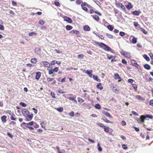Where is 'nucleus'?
Returning a JSON list of instances; mask_svg holds the SVG:
<instances>
[{
  "mask_svg": "<svg viewBox=\"0 0 153 153\" xmlns=\"http://www.w3.org/2000/svg\"><path fill=\"white\" fill-rule=\"evenodd\" d=\"M134 25L135 27H137V26L139 25L137 22H134Z\"/></svg>",
  "mask_w": 153,
  "mask_h": 153,
  "instance_id": "58",
  "label": "nucleus"
},
{
  "mask_svg": "<svg viewBox=\"0 0 153 153\" xmlns=\"http://www.w3.org/2000/svg\"><path fill=\"white\" fill-rule=\"evenodd\" d=\"M141 13V12L140 11H138L137 10H135L133 11L132 13L133 14L137 16H139L140 13Z\"/></svg>",
  "mask_w": 153,
  "mask_h": 153,
  "instance_id": "19",
  "label": "nucleus"
},
{
  "mask_svg": "<svg viewBox=\"0 0 153 153\" xmlns=\"http://www.w3.org/2000/svg\"><path fill=\"white\" fill-rule=\"evenodd\" d=\"M126 6L127 9L128 10L132 9L133 7V5L130 2H128V5H126Z\"/></svg>",
  "mask_w": 153,
  "mask_h": 153,
  "instance_id": "9",
  "label": "nucleus"
},
{
  "mask_svg": "<svg viewBox=\"0 0 153 153\" xmlns=\"http://www.w3.org/2000/svg\"><path fill=\"white\" fill-rule=\"evenodd\" d=\"M104 121L107 123H111L112 124L113 123L112 122L109 121V120H108L107 119L104 120Z\"/></svg>",
  "mask_w": 153,
  "mask_h": 153,
  "instance_id": "47",
  "label": "nucleus"
},
{
  "mask_svg": "<svg viewBox=\"0 0 153 153\" xmlns=\"http://www.w3.org/2000/svg\"><path fill=\"white\" fill-rule=\"evenodd\" d=\"M144 67L147 70H149L151 68L150 66L148 64H146L144 65Z\"/></svg>",
  "mask_w": 153,
  "mask_h": 153,
  "instance_id": "21",
  "label": "nucleus"
},
{
  "mask_svg": "<svg viewBox=\"0 0 153 153\" xmlns=\"http://www.w3.org/2000/svg\"><path fill=\"white\" fill-rule=\"evenodd\" d=\"M140 30L141 31H142L145 34H147V31L146 30H145L144 28L141 27L140 29Z\"/></svg>",
  "mask_w": 153,
  "mask_h": 153,
  "instance_id": "32",
  "label": "nucleus"
},
{
  "mask_svg": "<svg viewBox=\"0 0 153 153\" xmlns=\"http://www.w3.org/2000/svg\"><path fill=\"white\" fill-rule=\"evenodd\" d=\"M145 117V118H149L150 119H152L153 118V117L152 115H149V114H146Z\"/></svg>",
  "mask_w": 153,
  "mask_h": 153,
  "instance_id": "35",
  "label": "nucleus"
},
{
  "mask_svg": "<svg viewBox=\"0 0 153 153\" xmlns=\"http://www.w3.org/2000/svg\"><path fill=\"white\" fill-rule=\"evenodd\" d=\"M47 69L48 71V74L49 75L52 74L54 72L52 67L51 68H48Z\"/></svg>",
  "mask_w": 153,
  "mask_h": 153,
  "instance_id": "12",
  "label": "nucleus"
},
{
  "mask_svg": "<svg viewBox=\"0 0 153 153\" xmlns=\"http://www.w3.org/2000/svg\"><path fill=\"white\" fill-rule=\"evenodd\" d=\"M22 113L25 117L28 115L30 113L29 111L26 109H23L22 111Z\"/></svg>",
  "mask_w": 153,
  "mask_h": 153,
  "instance_id": "4",
  "label": "nucleus"
},
{
  "mask_svg": "<svg viewBox=\"0 0 153 153\" xmlns=\"http://www.w3.org/2000/svg\"><path fill=\"white\" fill-rule=\"evenodd\" d=\"M136 98L139 100H145V99L142 97L140 95H137L136 96Z\"/></svg>",
  "mask_w": 153,
  "mask_h": 153,
  "instance_id": "26",
  "label": "nucleus"
},
{
  "mask_svg": "<svg viewBox=\"0 0 153 153\" xmlns=\"http://www.w3.org/2000/svg\"><path fill=\"white\" fill-rule=\"evenodd\" d=\"M73 28V27L69 25H67L66 26V29L67 30H71Z\"/></svg>",
  "mask_w": 153,
  "mask_h": 153,
  "instance_id": "23",
  "label": "nucleus"
},
{
  "mask_svg": "<svg viewBox=\"0 0 153 153\" xmlns=\"http://www.w3.org/2000/svg\"><path fill=\"white\" fill-rule=\"evenodd\" d=\"M94 43L97 46L99 45V46L106 51H112L111 49L105 44L102 43H99L96 41L94 42Z\"/></svg>",
  "mask_w": 153,
  "mask_h": 153,
  "instance_id": "1",
  "label": "nucleus"
},
{
  "mask_svg": "<svg viewBox=\"0 0 153 153\" xmlns=\"http://www.w3.org/2000/svg\"><path fill=\"white\" fill-rule=\"evenodd\" d=\"M107 28L110 31L112 30L114 28V27L112 25H109L107 26Z\"/></svg>",
  "mask_w": 153,
  "mask_h": 153,
  "instance_id": "20",
  "label": "nucleus"
},
{
  "mask_svg": "<svg viewBox=\"0 0 153 153\" xmlns=\"http://www.w3.org/2000/svg\"><path fill=\"white\" fill-rule=\"evenodd\" d=\"M63 19L64 21H65L68 23H71L72 22V20L68 17L65 16L63 17Z\"/></svg>",
  "mask_w": 153,
  "mask_h": 153,
  "instance_id": "6",
  "label": "nucleus"
},
{
  "mask_svg": "<svg viewBox=\"0 0 153 153\" xmlns=\"http://www.w3.org/2000/svg\"><path fill=\"white\" fill-rule=\"evenodd\" d=\"M81 6L82 7V9L87 12L88 11V9L87 7L89 8H91L92 7L91 5L88 4L85 2L82 3L81 5Z\"/></svg>",
  "mask_w": 153,
  "mask_h": 153,
  "instance_id": "2",
  "label": "nucleus"
},
{
  "mask_svg": "<svg viewBox=\"0 0 153 153\" xmlns=\"http://www.w3.org/2000/svg\"><path fill=\"white\" fill-rule=\"evenodd\" d=\"M128 81V83H133L134 80L132 79H129Z\"/></svg>",
  "mask_w": 153,
  "mask_h": 153,
  "instance_id": "61",
  "label": "nucleus"
},
{
  "mask_svg": "<svg viewBox=\"0 0 153 153\" xmlns=\"http://www.w3.org/2000/svg\"><path fill=\"white\" fill-rule=\"evenodd\" d=\"M7 134L8 136L12 138L13 137V135L9 132H7Z\"/></svg>",
  "mask_w": 153,
  "mask_h": 153,
  "instance_id": "49",
  "label": "nucleus"
},
{
  "mask_svg": "<svg viewBox=\"0 0 153 153\" xmlns=\"http://www.w3.org/2000/svg\"><path fill=\"white\" fill-rule=\"evenodd\" d=\"M56 109L59 112H62L63 111V109L62 107H60L59 108H56Z\"/></svg>",
  "mask_w": 153,
  "mask_h": 153,
  "instance_id": "31",
  "label": "nucleus"
},
{
  "mask_svg": "<svg viewBox=\"0 0 153 153\" xmlns=\"http://www.w3.org/2000/svg\"><path fill=\"white\" fill-rule=\"evenodd\" d=\"M6 118L7 117L5 115H3L1 117V119L3 123H5L7 121Z\"/></svg>",
  "mask_w": 153,
  "mask_h": 153,
  "instance_id": "14",
  "label": "nucleus"
},
{
  "mask_svg": "<svg viewBox=\"0 0 153 153\" xmlns=\"http://www.w3.org/2000/svg\"><path fill=\"white\" fill-rule=\"evenodd\" d=\"M25 117L26 120L27 121H30L32 120L33 117V114H30V115L28 114Z\"/></svg>",
  "mask_w": 153,
  "mask_h": 153,
  "instance_id": "7",
  "label": "nucleus"
},
{
  "mask_svg": "<svg viewBox=\"0 0 153 153\" xmlns=\"http://www.w3.org/2000/svg\"><path fill=\"white\" fill-rule=\"evenodd\" d=\"M122 4H123L122 3L119 2H118L116 3V6L118 8L120 7Z\"/></svg>",
  "mask_w": 153,
  "mask_h": 153,
  "instance_id": "34",
  "label": "nucleus"
},
{
  "mask_svg": "<svg viewBox=\"0 0 153 153\" xmlns=\"http://www.w3.org/2000/svg\"><path fill=\"white\" fill-rule=\"evenodd\" d=\"M77 99H78V102L79 103H82L84 101V100L82 98L80 97H78V98Z\"/></svg>",
  "mask_w": 153,
  "mask_h": 153,
  "instance_id": "29",
  "label": "nucleus"
},
{
  "mask_svg": "<svg viewBox=\"0 0 153 153\" xmlns=\"http://www.w3.org/2000/svg\"><path fill=\"white\" fill-rule=\"evenodd\" d=\"M97 146H98V150L100 151H102V148L100 146V144H99V143H98L97 144Z\"/></svg>",
  "mask_w": 153,
  "mask_h": 153,
  "instance_id": "53",
  "label": "nucleus"
},
{
  "mask_svg": "<svg viewBox=\"0 0 153 153\" xmlns=\"http://www.w3.org/2000/svg\"><path fill=\"white\" fill-rule=\"evenodd\" d=\"M143 57L147 61H149L150 60L149 58L147 56L146 54H145L143 55Z\"/></svg>",
  "mask_w": 153,
  "mask_h": 153,
  "instance_id": "22",
  "label": "nucleus"
},
{
  "mask_svg": "<svg viewBox=\"0 0 153 153\" xmlns=\"http://www.w3.org/2000/svg\"><path fill=\"white\" fill-rule=\"evenodd\" d=\"M104 114L105 115L109 117L110 118H112V116L107 111H104Z\"/></svg>",
  "mask_w": 153,
  "mask_h": 153,
  "instance_id": "25",
  "label": "nucleus"
},
{
  "mask_svg": "<svg viewBox=\"0 0 153 153\" xmlns=\"http://www.w3.org/2000/svg\"><path fill=\"white\" fill-rule=\"evenodd\" d=\"M19 105H20L23 107H25L27 106L26 104L22 102H20Z\"/></svg>",
  "mask_w": 153,
  "mask_h": 153,
  "instance_id": "36",
  "label": "nucleus"
},
{
  "mask_svg": "<svg viewBox=\"0 0 153 153\" xmlns=\"http://www.w3.org/2000/svg\"><path fill=\"white\" fill-rule=\"evenodd\" d=\"M120 35L121 36H123L125 35V33L123 32H120Z\"/></svg>",
  "mask_w": 153,
  "mask_h": 153,
  "instance_id": "56",
  "label": "nucleus"
},
{
  "mask_svg": "<svg viewBox=\"0 0 153 153\" xmlns=\"http://www.w3.org/2000/svg\"><path fill=\"white\" fill-rule=\"evenodd\" d=\"M83 3L82 0H76V3L78 5H79Z\"/></svg>",
  "mask_w": 153,
  "mask_h": 153,
  "instance_id": "30",
  "label": "nucleus"
},
{
  "mask_svg": "<svg viewBox=\"0 0 153 153\" xmlns=\"http://www.w3.org/2000/svg\"><path fill=\"white\" fill-rule=\"evenodd\" d=\"M54 4L55 5L57 6H60V4L59 2L58 1H55L54 2Z\"/></svg>",
  "mask_w": 153,
  "mask_h": 153,
  "instance_id": "52",
  "label": "nucleus"
},
{
  "mask_svg": "<svg viewBox=\"0 0 153 153\" xmlns=\"http://www.w3.org/2000/svg\"><path fill=\"white\" fill-rule=\"evenodd\" d=\"M92 70H87L86 71V73L90 77H92Z\"/></svg>",
  "mask_w": 153,
  "mask_h": 153,
  "instance_id": "15",
  "label": "nucleus"
},
{
  "mask_svg": "<svg viewBox=\"0 0 153 153\" xmlns=\"http://www.w3.org/2000/svg\"><path fill=\"white\" fill-rule=\"evenodd\" d=\"M54 78H48L47 79V80L48 82H50L54 80Z\"/></svg>",
  "mask_w": 153,
  "mask_h": 153,
  "instance_id": "46",
  "label": "nucleus"
},
{
  "mask_svg": "<svg viewBox=\"0 0 153 153\" xmlns=\"http://www.w3.org/2000/svg\"><path fill=\"white\" fill-rule=\"evenodd\" d=\"M58 92L62 94L65 93V92L63 91L62 90H59L58 91Z\"/></svg>",
  "mask_w": 153,
  "mask_h": 153,
  "instance_id": "63",
  "label": "nucleus"
},
{
  "mask_svg": "<svg viewBox=\"0 0 153 153\" xmlns=\"http://www.w3.org/2000/svg\"><path fill=\"white\" fill-rule=\"evenodd\" d=\"M92 17L97 22H98L100 19V18L97 15H94L93 16H92Z\"/></svg>",
  "mask_w": 153,
  "mask_h": 153,
  "instance_id": "16",
  "label": "nucleus"
},
{
  "mask_svg": "<svg viewBox=\"0 0 153 153\" xmlns=\"http://www.w3.org/2000/svg\"><path fill=\"white\" fill-rule=\"evenodd\" d=\"M12 3L13 6H16L17 5V3L14 1H12Z\"/></svg>",
  "mask_w": 153,
  "mask_h": 153,
  "instance_id": "57",
  "label": "nucleus"
},
{
  "mask_svg": "<svg viewBox=\"0 0 153 153\" xmlns=\"http://www.w3.org/2000/svg\"><path fill=\"white\" fill-rule=\"evenodd\" d=\"M53 72H57L58 71V68L56 67L53 69Z\"/></svg>",
  "mask_w": 153,
  "mask_h": 153,
  "instance_id": "64",
  "label": "nucleus"
},
{
  "mask_svg": "<svg viewBox=\"0 0 153 153\" xmlns=\"http://www.w3.org/2000/svg\"><path fill=\"white\" fill-rule=\"evenodd\" d=\"M122 62L123 63L125 64L126 65L127 64V62L126 61V60L124 59H123L122 61Z\"/></svg>",
  "mask_w": 153,
  "mask_h": 153,
  "instance_id": "60",
  "label": "nucleus"
},
{
  "mask_svg": "<svg viewBox=\"0 0 153 153\" xmlns=\"http://www.w3.org/2000/svg\"><path fill=\"white\" fill-rule=\"evenodd\" d=\"M83 29L85 31H89L90 30V28L88 25H86L83 27Z\"/></svg>",
  "mask_w": 153,
  "mask_h": 153,
  "instance_id": "17",
  "label": "nucleus"
},
{
  "mask_svg": "<svg viewBox=\"0 0 153 153\" xmlns=\"http://www.w3.org/2000/svg\"><path fill=\"white\" fill-rule=\"evenodd\" d=\"M43 65V66L46 67H49L50 66V64L49 62L46 61H42L41 62Z\"/></svg>",
  "mask_w": 153,
  "mask_h": 153,
  "instance_id": "10",
  "label": "nucleus"
},
{
  "mask_svg": "<svg viewBox=\"0 0 153 153\" xmlns=\"http://www.w3.org/2000/svg\"><path fill=\"white\" fill-rule=\"evenodd\" d=\"M4 26L0 24V30H4Z\"/></svg>",
  "mask_w": 153,
  "mask_h": 153,
  "instance_id": "59",
  "label": "nucleus"
},
{
  "mask_svg": "<svg viewBox=\"0 0 153 153\" xmlns=\"http://www.w3.org/2000/svg\"><path fill=\"white\" fill-rule=\"evenodd\" d=\"M93 79L94 80H96L98 82H100V79L98 78V77L97 76L93 75Z\"/></svg>",
  "mask_w": 153,
  "mask_h": 153,
  "instance_id": "28",
  "label": "nucleus"
},
{
  "mask_svg": "<svg viewBox=\"0 0 153 153\" xmlns=\"http://www.w3.org/2000/svg\"><path fill=\"white\" fill-rule=\"evenodd\" d=\"M120 8L124 11L126 10V9L125 7L123 4H122V5L121 6Z\"/></svg>",
  "mask_w": 153,
  "mask_h": 153,
  "instance_id": "42",
  "label": "nucleus"
},
{
  "mask_svg": "<svg viewBox=\"0 0 153 153\" xmlns=\"http://www.w3.org/2000/svg\"><path fill=\"white\" fill-rule=\"evenodd\" d=\"M72 31H73L74 33H75L76 34H77L79 33V31L78 30H73Z\"/></svg>",
  "mask_w": 153,
  "mask_h": 153,
  "instance_id": "62",
  "label": "nucleus"
},
{
  "mask_svg": "<svg viewBox=\"0 0 153 153\" xmlns=\"http://www.w3.org/2000/svg\"><path fill=\"white\" fill-rule=\"evenodd\" d=\"M122 147L123 149H126L128 148L127 146V145L125 144H123L122 145Z\"/></svg>",
  "mask_w": 153,
  "mask_h": 153,
  "instance_id": "45",
  "label": "nucleus"
},
{
  "mask_svg": "<svg viewBox=\"0 0 153 153\" xmlns=\"http://www.w3.org/2000/svg\"><path fill=\"white\" fill-rule=\"evenodd\" d=\"M114 78L115 80L119 79L118 82H120L122 79V78L120 76L119 74L117 73L114 74Z\"/></svg>",
  "mask_w": 153,
  "mask_h": 153,
  "instance_id": "3",
  "label": "nucleus"
},
{
  "mask_svg": "<svg viewBox=\"0 0 153 153\" xmlns=\"http://www.w3.org/2000/svg\"><path fill=\"white\" fill-rule=\"evenodd\" d=\"M121 124L123 126H125L126 125V123L124 121H122L121 122Z\"/></svg>",
  "mask_w": 153,
  "mask_h": 153,
  "instance_id": "55",
  "label": "nucleus"
},
{
  "mask_svg": "<svg viewBox=\"0 0 153 153\" xmlns=\"http://www.w3.org/2000/svg\"><path fill=\"white\" fill-rule=\"evenodd\" d=\"M37 59L35 58L31 59V62L34 64L36 63L37 62Z\"/></svg>",
  "mask_w": 153,
  "mask_h": 153,
  "instance_id": "27",
  "label": "nucleus"
},
{
  "mask_svg": "<svg viewBox=\"0 0 153 153\" xmlns=\"http://www.w3.org/2000/svg\"><path fill=\"white\" fill-rule=\"evenodd\" d=\"M45 22L42 20H40L39 22V23L41 25H43L44 24Z\"/></svg>",
  "mask_w": 153,
  "mask_h": 153,
  "instance_id": "44",
  "label": "nucleus"
},
{
  "mask_svg": "<svg viewBox=\"0 0 153 153\" xmlns=\"http://www.w3.org/2000/svg\"><path fill=\"white\" fill-rule=\"evenodd\" d=\"M97 125L99 126H100L101 127H102V128H104V127L105 126L102 123H97Z\"/></svg>",
  "mask_w": 153,
  "mask_h": 153,
  "instance_id": "37",
  "label": "nucleus"
},
{
  "mask_svg": "<svg viewBox=\"0 0 153 153\" xmlns=\"http://www.w3.org/2000/svg\"><path fill=\"white\" fill-rule=\"evenodd\" d=\"M89 12L91 14L93 13H94L97 14L100 16H101V14L100 12L98 11H94L92 9H90L89 10Z\"/></svg>",
  "mask_w": 153,
  "mask_h": 153,
  "instance_id": "8",
  "label": "nucleus"
},
{
  "mask_svg": "<svg viewBox=\"0 0 153 153\" xmlns=\"http://www.w3.org/2000/svg\"><path fill=\"white\" fill-rule=\"evenodd\" d=\"M121 54L126 57L127 58H130L131 57V56L128 52L123 51L121 53Z\"/></svg>",
  "mask_w": 153,
  "mask_h": 153,
  "instance_id": "5",
  "label": "nucleus"
},
{
  "mask_svg": "<svg viewBox=\"0 0 153 153\" xmlns=\"http://www.w3.org/2000/svg\"><path fill=\"white\" fill-rule=\"evenodd\" d=\"M95 108L97 109H99L101 107L99 104H96L95 105Z\"/></svg>",
  "mask_w": 153,
  "mask_h": 153,
  "instance_id": "41",
  "label": "nucleus"
},
{
  "mask_svg": "<svg viewBox=\"0 0 153 153\" xmlns=\"http://www.w3.org/2000/svg\"><path fill=\"white\" fill-rule=\"evenodd\" d=\"M140 121L139 122V123H140L142 122L144 123V120L145 118V116L144 115H141L140 117Z\"/></svg>",
  "mask_w": 153,
  "mask_h": 153,
  "instance_id": "11",
  "label": "nucleus"
},
{
  "mask_svg": "<svg viewBox=\"0 0 153 153\" xmlns=\"http://www.w3.org/2000/svg\"><path fill=\"white\" fill-rule=\"evenodd\" d=\"M41 76V73L39 71L37 72L36 73V79H39Z\"/></svg>",
  "mask_w": 153,
  "mask_h": 153,
  "instance_id": "13",
  "label": "nucleus"
},
{
  "mask_svg": "<svg viewBox=\"0 0 153 153\" xmlns=\"http://www.w3.org/2000/svg\"><path fill=\"white\" fill-rule=\"evenodd\" d=\"M77 57L79 58L83 59L84 57V55L82 54H79L77 56Z\"/></svg>",
  "mask_w": 153,
  "mask_h": 153,
  "instance_id": "39",
  "label": "nucleus"
},
{
  "mask_svg": "<svg viewBox=\"0 0 153 153\" xmlns=\"http://www.w3.org/2000/svg\"><path fill=\"white\" fill-rule=\"evenodd\" d=\"M137 39L134 37L132 39V43L133 44H135L137 42Z\"/></svg>",
  "mask_w": 153,
  "mask_h": 153,
  "instance_id": "33",
  "label": "nucleus"
},
{
  "mask_svg": "<svg viewBox=\"0 0 153 153\" xmlns=\"http://www.w3.org/2000/svg\"><path fill=\"white\" fill-rule=\"evenodd\" d=\"M69 114L70 116L73 117L74 115V112L71 111L69 113Z\"/></svg>",
  "mask_w": 153,
  "mask_h": 153,
  "instance_id": "50",
  "label": "nucleus"
},
{
  "mask_svg": "<svg viewBox=\"0 0 153 153\" xmlns=\"http://www.w3.org/2000/svg\"><path fill=\"white\" fill-rule=\"evenodd\" d=\"M149 105H150L153 106V99L149 101Z\"/></svg>",
  "mask_w": 153,
  "mask_h": 153,
  "instance_id": "48",
  "label": "nucleus"
},
{
  "mask_svg": "<svg viewBox=\"0 0 153 153\" xmlns=\"http://www.w3.org/2000/svg\"><path fill=\"white\" fill-rule=\"evenodd\" d=\"M110 128L108 127L105 126L104 128V131L108 133Z\"/></svg>",
  "mask_w": 153,
  "mask_h": 153,
  "instance_id": "24",
  "label": "nucleus"
},
{
  "mask_svg": "<svg viewBox=\"0 0 153 153\" xmlns=\"http://www.w3.org/2000/svg\"><path fill=\"white\" fill-rule=\"evenodd\" d=\"M106 35L110 39H112L113 38V36L111 34L106 33Z\"/></svg>",
  "mask_w": 153,
  "mask_h": 153,
  "instance_id": "38",
  "label": "nucleus"
},
{
  "mask_svg": "<svg viewBox=\"0 0 153 153\" xmlns=\"http://www.w3.org/2000/svg\"><path fill=\"white\" fill-rule=\"evenodd\" d=\"M33 34L36 35V33L35 32H31V33H29V35L30 36H33Z\"/></svg>",
  "mask_w": 153,
  "mask_h": 153,
  "instance_id": "54",
  "label": "nucleus"
},
{
  "mask_svg": "<svg viewBox=\"0 0 153 153\" xmlns=\"http://www.w3.org/2000/svg\"><path fill=\"white\" fill-rule=\"evenodd\" d=\"M34 122L33 121L30 122L28 123H27L26 124L28 126H32L33 125Z\"/></svg>",
  "mask_w": 153,
  "mask_h": 153,
  "instance_id": "40",
  "label": "nucleus"
},
{
  "mask_svg": "<svg viewBox=\"0 0 153 153\" xmlns=\"http://www.w3.org/2000/svg\"><path fill=\"white\" fill-rule=\"evenodd\" d=\"M51 95L52 97L54 98H56L55 94L53 92H51Z\"/></svg>",
  "mask_w": 153,
  "mask_h": 153,
  "instance_id": "43",
  "label": "nucleus"
},
{
  "mask_svg": "<svg viewBox=\"0 0 153 153\" xmlns=\"http://www.w3.org/2000/svg\"><path fill=\"white\" fill-rule=\"evenodd\" d=\"M97 88L99 89L100 90L103 89V87L101 85V84L100 83H98L97 85Z\"/></svg>",
  "mask_w": 153,
  "mask_h": 153,
  "instance_id": "18",
  "label": "nucleus"
},
{
  "mask_svg": "<svg viewBox=\"0 0 153 153\" xmlns=\"http://www.w3.org/2000/svg\"><path fill=\"white\" fill-rule=\"evenodd\" d=\"M132 87L134 88L136 90L137 88V85L135 84H132Z\"/></svg>",
  "mask_w": 153,
  "mask_h": 153,
  "instance_id": "51",
  "label": "nucleus"
}]
</instances>
